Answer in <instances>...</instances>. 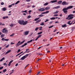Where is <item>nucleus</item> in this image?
I'll return each instance as SVG.
<instances>
[{
    "instance_id": "50",
    "label": "nucleus",
    "mask_w": 75,
    "mask_h": 75,
    "mask_svg": "<svg viewBox=\"0 0 75 75\" xmlns=\"http://www.w3.org/2000/svg\"><path fill=\"white\" fill-rule=\"evenodd\" d=\"M3 68V67H0V70H1V69H2Z\"/></svg>"
},
{
    "instance_id": "15",
    "label": "nucleus",
    "mask_w": 75,
    "mask_h": 75,
    "mask_svg": "<svg viewBox=\"0 0 75 75\" xmlns=\"http://www.w3.org/2000/svg\"><path fill=\"white\" fill-rule=\"evenodd\" d=\"M16 25V24H13V23H11V25H10V27H13V25Z\"/></svg>"
},
{
    "instance_id": "13",
    "label": "nucleus",
    "mask_w": 75,
    "mask_h": 75,
    "mask_svg": "<svg viewBox=\"0 0 75 75\" xmlns=\"http://www.w3.org/2000/svg\"><path fill=\"white\" fill-rule=\"evenodd\" d=\"M1 40H3V41H8V39H4V38H2L1 39Z\"/></svg>"
},
{
    "instance_id": "5",
    "label": "nucleus",
    "mask_w": 75,
    "mask_h": 75,
    "mask_svg": "<svg viewBox=\"0 0 75 75\" xmlns=\"http://www.w3.org/2000/svg\"><path fill=\"white\" fill-rule=\"evenodd\" d=\"M2 32L4 33H8V30L6 29V28H4L2 30Z\"/></svg>"
},
{
    "instance_id": "25",
    "label": "nucleus",
    "mask_w": 75,
    "mask_h": 75,
    "mask_svg": "<svg viewBox=\"0 0 75 75\" xmlns=\"http://www.w3.org/2000/svg\"><path fill=\"white\" fill-rule=\"evenodd\" d=\"M23 52H22L20 53H19V54H18L17 55H16V57H17V56H18V55H20V54H22V53H23Z\"/></svg>"
},
{
    "instance_id": "17",
    "label": "nucleus",
    "mask_w": 75,
    "mask_h": 75,
    "mask_svg": "<svg viewBox=\"0 0 75 75\" xmlns=\"http://www.w3.org/2000/svg\"><path fill=\"white\" fill-rule=\"evenodd\" d=\"M41 21V19H39L36 22V23H38L40 22Z\"/></svg>"
},
{
    "instance_id": "24",
    "label": "nucleus",
    "mask_w": 75,
    "mask_h": 75,
    "mask_svg": "<svg viewBox=\"0 0 75 75\" xmlns=\"http://www.w3.org/2000/svg\"><path fill=\"white\" fill-rule=\"evenodd\" d=\"M39 19H40V17L37 18L35 19L34 20L35 21H37V20H39Z\"/></svg>"
},
{
    "instance_id": "18",
    "label": "nucleus",
    "mask_w": 75,
    "mask_h": 75,
    "mask_svg": "<svg viewBox=\"0 0 75 75\" xmlns=\"http://www.w3.org/2000/svg\"><path fill=\"white\" fill-rule=\"evenodd\" d=\"M61 7L60 6H57L55 7V8L57 9H58V8H59Z\"/></svg>"
},
{
    "instance_id": "30",
    "label": "nucleus",
    "mask_w": 75,
    "mask_h": 75,
    "mask_svg": "<svg viewBox=\"0 0 75 75\" xmlns=\"http://www.w3.org/2000/svg\"><path fill=\"white\" fill-rule=\"evenodd\" d=\"M50 20H55V17H52L50 18Z\"/></svg>"
},
{
    "instance_id": "63",
    "label": "nucleus",
    "mask_w": 75,
    "mask_h": 75,
    "mask_svg": "<svg viewBox=\"0 0 75 75\" xmlns=\"http://www.w3.org/2000/svg\"><path fill=\"white\" fill-rule=\"evenodd\" d=\"M72 29L73 30H74V29H75V27H73V28H72Z\"/></svg>"
},
{
    "instance_id": "16",
    "label": "nucleus",
    "mask_w": 75,
    "mask_h": 75,
    "mask_svg": "<svg viewBox=\"0 0 75 75\" xmlns=\"http://www.w3.org/2000/svg\"><path fill=\"white\" fill-rule=\"evenodd\" d=\"M50 9V8L49 7H47L45 8V10H49Z\"/></svg>"
},
{
    "instance_id": "7",
    "label": "nucleus",
    "mask_w": 75,
    "mask_h": 75,
    "mask_svg": "<svg viewBox=\"0 0 75 75\" xmlns=\"http://www.w3.org/2000/svg\"><path fill=\"white\" fill-rule=\"evenodd\" d=\"M62 5H68L69 3H68V2H66L65 1H63L62 2Z\"/></svg>"
},
{
    "instance_id": "53",
    "label": "nucleus",
    "mask_w": 75,
    "mask_h": 75,
    "mask_svg": "<svg viewBox=\"0 0 75 75\" xmlns=\"http://www.w3.org/2000/svg\"><path fill=\"white\" fill-rule=\"evenodd\" d=\"M23 45H24V46H25V45H27V43H25Z\"/></svg>"
},
{
    "instance_id": "31",
    "label": "nucleus",
    "mask_w": 75,
    "mask_h": 75,
    "mask_svg": "<svg viewBox=\"0 0 75 75\" xmlns=\"http://www.w3.org/2000/svg\"><path fill=\"white\" fill-rule=\"evenodd\" d=\"M29 50H30L29 49H26V51H25V52L24 53H24H25V52H27V51H29Z\"/></svg>"
},
{
    "instance_id": "34",
    "label": "nucleus",
    "mask_w": 75,
    "mask_h": 75,
    "mask_svg": "<svg viewBox=\"0 0 75 75\" xmlns=\"http://www.w3.org/2000/svg\"><path fill=\"white\" fill-rule=\"evenodd\" d=\"M1 37L3 38V37H4V34H2L1 36Z\"/></svg>"
},
{
    "instance_id": "11",
    "label": "nucleus",
    "mask_w": 75,
    "mask_h": 75,
    "mask_svg": "<svg viewBox=\"0 0 75 75\" xmlns=\"http://www.w3.org/2000/svg\"><path fill=\"white\" fill-rule=\"evenodd\" d=\"M11 51V50H9L8 51H7L5 53V55H7V54H8V53L10 52Z\"/></svg>"
},
{
    "instance_id": "49",
    "label": "nucleus",
    "mask_w": 75,
    "mask_h": 75,
    "mask_svg": "<svg viewBox=\"0 0 75 75\" xmlns=\"http://www.w3.org/2000/svg\"><path fill=\"white\" fill-rule=\"evenodd\" d=\"M29 65H30V64H28L27 65H26V67H25V68H27V67H28V66Z\"/></svg>"
},
{
    "instance_id": "22",
    "label": "nucleus",
    "mask_w": 75,
    "mask_h": 75,
    "mask_svg": "<svg viewBox=\"0 0 75 75\" xmlns=\"http://www.w3.org/2000/svg\"><path fill=\"white\" fill-rule=\"evenodd\" d=\"M29 55V54H26L25 56H24V57H25V58H27V57Z\"/></svg>"
},
{
    "instance_id": "56",
    "label": "nucleus",
    "mask_w": 75,
    "mask_h": 75,
    "mask_svg": "<svg viewBox=\"0 0 75 75\" xmlns=\"http://www.w3.org/2000/svg\"><path fill=\"white\" fill-rule=\"evenodd\" d=\"M4 2H1V5H4Z\"/></svg>"
},
{
    "instance_id": "32",
    "label": "nucleus",
    "mask_w": 75,
    "mask_h": 75,
    "mask_svg": "<svg viewBox=\"0 0 75 75\" xmlns=\"http://www.w3.org/2000/svg\"><path fill=\"white\" fill-rule=\"evenodd\" d=\"M44 25V22L40 24V25Z\"/></svg>"
},
{
    "instance_id": "14",
    "label": "nucleus",
    "mask_w": 75,
    "mask_h": 75,
    "mask_svg": "<svg viewBox=\"0 0 75 75\" xmlns=\"http://www.w3.org/2000/svg\"><path fill=\"white\" fill-rule=\"evenodd\" d=\"M67 26V24H64V25H62V28H64V27H66Z\"/></svg>"
},
{
    "instance_id": "37",
    "label": "nucleus",
    "mask_w": 75,
    "mask_h": 75,
    "mask_svg": "<svg viewBox=\"0 0 75 75\" xmlns=\"http://www.w3.org/2000/svg\"><path fill=\"white\" fill-rule=\"evenodd\" d=\"M14 35V33H13L12 34L10 35V37H13V36Z\"/></svg>"
},
{
    "instance_id": "35",
    "label": "nucleus",
    "mask_w": 75,
    "mask_h": 75,
    "mask_svg": "<svg viewBox=\"0 0 75 75\" xmlns=\"http://www.w3.org/2000/svg\"><path fill=\"white\" fill-rule=\"evenodd\" d=\"M20 3V1H18L15 3V5H16V4H18V3Z\"/></svg>"
},
{
    "instance_id": "20",
    "label": "nucleus",
    "mask_w": 75,
    "mask_h": 75,
    "mask_svg": "<svg viewBox=\"0 0 75 75\" xmlns=\"http://www.w3.org/2000/svg\"><path fill=\"white\" fill-rule=\"evenodd\" d=\"M62 3V1H59L58 2V4H61Z\"/></svg>"
},
{
    "instance_id": "26",
    "label": "nucleus",
    "mask_w": 75,
    "mask_h": 75,
    "mask_svg": "<svg viewBox=\"0 0 75 75\" xmlns=\"http://www.w3.org/2000/svg\"><path fill=\"white\" fill-rule=\"evenodd\" d=\"M71 21H69L67 23V24H69V25H71Z\"/></svg>"
},
{
    "instance_id": "9",
    "label": "nucleus",
    "mask_w": 75,
    "mask_h": 75,
    "mask_svg": "<svg viewBox=\"0 0 75 75\" xmlns=\"http://www.w3.org/2000/svg\"><path fill=\"white\" fill-rule=\"evenodd\" d=\"M13 61H14L12 60L10 62L9 64H8V66H9V67H10V66L11 65V63H12V62H13Z\"/></svg>"
},
{
    "instance_id": "23",
    "label": "nucleus",
    "mask_w": 75,
    "mask_h": 75,
    "mask_svg": "<svg viewBox=\"0 0 75 75\" xmlns=\"http://www.w3.org/2000/svg\"><path fill=\"white\" fill-rule=\"evenodd\" d=\"M27 10H26L25 11H22V13H27Z\"/></svg>"
},
{
    "instance_id": "45",
    "label": "nucleus",
    "mask_w": 75,
    "mask_h": 75,
    "mask_svg": "<svg viewBox=\"0 0 75 75\" xmlns=\"http://www.w3.org/2000/svg\"><path fill=\"white\" fill-rule=\"evenodd\" d=\"M6 71H7V70H6V69H5L3 70V72H5Z\"/></svg>"
},
{
    "instance_id": "55",
    "label": "nucleus",
    "mask_w": 75,
    "mask_h": 75,
    "mask_svg": "<svg viewBox=\"0 0 75 75\" xmlns=\"http://www.w3.org/2000/svg\"><path fill=\"white\" fill-rule=\"evenodd\" d=\"M45 14V12H42L41 13V14Z\"/></svg>"
},
{
    "instance_id": "10",
    "label": "nucleus",
    "mask_w": 75,
    "mask_h": 75,
    "mask_svg": "<svg viewBox=\"0 0 75 75\" xmlns=\"http://www.w3.org/2000/svg\"><path fill=\"white\" fill-rule=\"evenodd\" d=\"M56 2H57V0L51 1L50 2V3H56Z\"/></svg>"
},
{
    "instance_id": "1",
    "label": "nucleus",
    "mask_w": 75,
    "mask_h": 75,
    "mask_svg": "<svg viewBox=\"0 0 75 75\" xmlns=\"http://www.w3.org/2000/svg\"><path fill=\"white\" fill-rule=\"evenodd\" d=\"M72 8H73V6H70L68 7L67 8H64L63 9L62 11L64 13H65V14H67V13H68V11L67 10H68V9Z\"/></svg>"
},
{
    "instance_id": "51",
    "label": "nucleus",
    "mask_w": 75,
    "mask_h": 75,
    "mask_svg": "<svg viewBox=\"0 0 75 75\" xmlns=\"http://www.w3.org/2000/svg\"><path fill=\"white\" fill-rule=\"evenodd\" d=\"M41 37V35H38V38H40V37Z\"/></svg>"
},
{
    "instance_id": "52",
    "label": "nucleus",
    "mask_w": 75,
    "mask_h": 75,
    "mask_svg": "<svg viewBox=\"0 0 75 75\" xmlns=\"http://www.w3.org/2000/svg\"><path fill=\"white\" fill-rule=\"evenodd\" d=\"M58 14H54V16H56V17H57V16H58Z\"/></svg>"
},
{
    "instance_id": "59",
    "label": "nucleus",
    "mask_w": 75,
    "mask_h": 75,
    "mask_svg": "<svg viewBox=\"0 0 75 75\" xmlns=\"http://www.w3.org/2000/svg\"><path fill=\"white\" fill-rule=\"evenodd\" d=\"M3 18L4 19H6V16H4V17H3Z\"/></svg>"
},
{
    "instance_id": "21",
    "label": "nucleus",
    "mask_w": 75,
    "mask_h": 75,
    "mask_svg": "<svg viewBox=\"0 0 75 75\" xmlns=\"http://www.w3.org/2000/svg\"><path fill=\"white\" fill-rule=\"evenodd\" d=\"M59 12V11H57L55 12H54L53 13V14H57V13H58Z\"/></svg>"
},
{
    "instance_id": "29",
    "label": "nucleus",
    "mask_w": 75,
    "mask_h": 75,
    "mask_svg": "<svg viewBox=\"0 0 75 75\" xmlns=\"http://www.w3.org/2000/svg\"><path fill=\"white\" fill-rule=\"evenodd\" d=\"M39 17H43L44 16V15H42V14L40 15L39 16Z\"/></svg>"
},
{
    "instance_id": "2",
    "label": "nucleus",
    "mask_w": 75,
    "mask_h": 75,
    "mask_svg": "<svg viewBox=\"0 0 75 75\" xmlns=\"http://www.w3.org/2000/svg\"><path fill=\"white\" fill-rule=\"evenodd\" d=\"M18 23L21 25H22V24L23 25H25L28 23V21H25L24 22V21L23 20H19L18 21Z\"/></svg>"
},
{
    "instance_id": "60",
    "label": "nucleus",
    "mask_w": 75,
    "mask_h": 75,
    "mask_svg": "<svg viewBox=\"0 0 75 75\" xmlns=\"http://www.w3.org/2000/svg\"><path fill=\"white\" fill-rule=\"evenodd\" d=\"M30 0H26V1L27 2H29V1H30Z\"/></svg>"
},
{
    "instance_id": "58",
    "label": "nucleus",
    "mask_w": 75,
    "mask_h": 75,
    "mask_svg": "<svg viewBox=\"0 0 75 75\" xmlns=\"http://www.w3.org/2000/svg\"><path fill=\"white\" fill-rule=\"evenodd\" d=\"M32 7L33 8H34V7H35V5H33L32 6Z\"/></svg>"
},
{
    "instance_id": "47",
    "label": "nucleus",
    "mask_w": 75,
    "mask_h": 75,
    "mask_svg": "<svg viewBox=\"0 0 75 75\" xmlns=\"http://www.w3.org/2000/svg\"><path fill=\"white\" fill-rule=\"evenodd\" d=\"M10 45H7L6 46V48H8V47H9V46Z\"/></svg>"
},
{
    "instance_id": "54",
    "label": "nucleus",
    "mask_w": 75,
    "mask_h": 75,
    "mask_svg": "<svg viewBox=\"0 0 75 75\" xmlns=\"http://www.w3.org/2000/svg\"><path fill=\"white\" fill-rule=\"evenodd\" d=\"M49 21V19H46V20L45 21V22H46L47 21Z\"/></svg>"
},
{
    "instance_id": "61",
    "label": "nucleus",
    "mask_w": 75,
    "mask_h": 75,
    "mask_svg": "<svg viewBox=\"0 0 75 75\" xmlns=\"http://www.w3.org/2000/svg\"><path fill=\"white\" fill-rule=\"evenodd\" d=\"M18 65V64L17 63V64L15 65V67H17V65Z\"/></svg>"
},
{
    "instance_id": "28",
    "label": "nucleus",
    "mask_w": 75,
    "mask_h": 75,
    "mask_svg": "<svg viewBox=\"0 0 75 75\" xmlns=\"http://www.w3.org/2000/svg\"><path fill=\"white\" fill-rule=\"evenodd\" d=\"M33 40H30L29 41H28L27 42V43H30V42H31L32 41H33Z\"/></svg>"
},
{
    "instance_id": "6",
    "label": "nucleus",
    "mask_w": 75,
    "mask_h": 75,
    "mask_svg": "<svg viewBox=\"0 0 75 75\" xmlns=\"http://www.w3.org/2000/svg\"><path fill=\"white\" fill-rule=\"evenodd\" d=\"M45 8H42L38 9V11H45Z\"/></svg>"
},
{
    "instance_id": "36",
    "label": "nucleus",
    "mask_w": 75,
    "mask_h": 75,
    "mask_svg": "<svg viewBox=\"0 0 75 75\" xmlns=\"http://www.w3.org/2000/svg\"><path fill=\"white\" fill-rule=\"evenodd\" d=\"M3 11H6V8L5 7L3 8Z\"/></svg>"
},
{
    "instance_id": "27",
    "label": "nucleus",
    "mask_w": 75,
    "mask_h": 75,
    "mask_svg": "<svg viewBox=\"0 0 75 75\" xmlns=\"http://www.w3.org/2000/svg\"><path fill=\"white\" fill-rule=\"evenodd\" d=\"M14 69L12 70V71H12V72H11V73L9 75H11V74H13V72H14Z\"/></svg>"
},
{
    "instance_id": "38",
    "label": "nucleus",
    "mask_w": 75,
    "mask_h": 75,
    "mask_svg": "<svg viewBox=\"0 0 75 75\" xmlns=\"http://www.w3.org/2000/svg\"><path fill=\"white\" fill-rule=\"evenodd\" d=\"M42 33V32H40L39 33H38V35H40V34H41Z\"/></svg>"
},
{
    "instance_id": "4",
    "label": "nucleus",
    "mask_w": 75,
    "mask_h": 75,
    "mask_svg": "<svg viewBox=\"0 0 75 75\" xmlns=\"http://www.w3.org/2000/svg\"><path fill=\"white\" fill-rule=\"evenodd\" d=\"M25 40H23L22 42H20V41H19L18 43L16 44V47H18L19 45H21V44H23L24 42H25Z\"/></svg>"
},
{
    "instance_id": "41",
    "label": "nucleus",
    "mask_w": 75,
    "mask_h": 75,
    "mask_svg": "<svg viewBox=\"0 0 75 75\" xmlns=\"http://www.w3.org/2000/svg\"><path fill=\"white\" fill-rule=\"evenodd\" d=\"M11 7H12V5H11L8 6V7H9V8H10Z\"/></svg>"
},
{
    "instance_id": "3",
    "label": "nucleus",
    "mask_w": 75,
    "mask_h": 75,
    "mask_svg": "<svg viewBox=\"0 0 75 75\" xmlns=\"http://www.w3.org/2000/svg\"><path fill=\"white\" fill-rule=\"evenodd\" d=\"M74 15L73 14H70L66 18V20H69L72 19L74 18V17L72 16H74Z\"/></svg>"
},
{
    "instance_id": "64",
    "label": "nucleus",
    "mask_w": 75,
    "mask_h": 75,
    "mask_svg": "<svg viewBox=\"0 0 75 75\" xmlns=\"http://www.w3.org/2000/svg\"><path fill=\"white\" fill-rule=\"evenodd\" d=\"M24 46H25L24 45H23L21 46V47H24Z\"/></svg>"
},
{
    "instance_id": "57",
    "label": "nucleus",
    "mask_w": 75,
    "mask_h": 75,
    "mask_svg": "<svg viewBox=\"0 0 75 75\" xmlns=\"http://www.w3.org/2000/svg\"><path fill=\"white\" fill-rule=\"evenodd\" d=\"M40 74V71H38V72L37 75H39Z\"/></svg>"
},
{
    "instance_id": "40",
    "label": "nucleus",
    "mask_w": 75,
    "mask_h": 75,
    "mask_svg": "<svg viewBox=\"0 0 75 75\" xmlns=\"http://www.w3.org/2000/svg\"><path fill=\"white\" fill-rule=\"evenodd\" d=\"M43 41L44 42H45V41H47V40L46 39H43Z\"/></svg>"
},
{
    "instance_id": "12",
    "label": "nucleus",
    "mask_w": 75,
    "mask_h": 75,
    "mask_svg": "<svg viewBox=\"0 0 75 75\" xmlns=\"http://www.w3.org/2000/svg\"><path fill=\"white\" fill-rule=\"evenodd\" d=\"M25 56H23V57H22L21 58V60H24V59H25Z\"/></svg>"
},
{
    "instance_id": "44",
    "label": "nucleus",
    "mask_w": 75,
    "mask_h": 75,
    "mask_svg": "<svg viewBox=\"0 0 75 75\" xmlns=\"http://www.w3.org/2000/svg\"><path fill=\"white\" fill-rule=\"evenodd\" d=\"M39 28H36L35 29V31H37L38 30V29Z\"/></svg>"
},
{
    "instance_id": "8",
    "label": "nucleus",
    "mask_w": 75,
    "mask_h": 75,
    "mask_svg": "<svg viewBox=\"0 0 75 75\" xmlns=\"http://www.w3.org/2000/svg\"><path fill=\"white\" fill-rule=\"evenodd\" d=\"M29 33V31H25V32H24L23 34L24 35H28Z\"/></svg>"
},
{
    "instance_id": "46",
    "label": "nucleus",
    "mask_w": 75,
    "mask_h": 75,
    "mask_svg": "<svg viewBox=\"0 0 75 75\" xmlns=\"http://www.w3.org/2000/svg\"><path fill=\"white\" fill-rule=\"evenodd\" d=\"M20 51H21V50H20V49H18V51L17 52V53H18L19 52H20Z\"/></svg>"
},
{
    "instance_id": "48",
    "label": "nucleus",
    "mask_w": 75,
    "mask_h": 75,
    "mask_svg": "<svg viewBox=\"0 0 75 75\" xmlns=\"http://www.w3.org/2000/svg\"><path fill=\"white\" fill-rule=\"evenodd\" d=\"M54 27V25H52V26H51L50 27H49V28H52V27Z\"/></svg>"
},
{
    "instance_id": "42",
    "label": "nucleus",
    "mask_w": 75,
    "mask_h": 75,
    "mask_svg": "<svg viewBox=\"0 0 75 75\" xmlns=\"http://www.w3.org/2000/svg\"><path fill=\"white\" fill-rule=\"evenodd\" d=\"M49 12V11H47L45 12V14H47V13H48Z\"/></svg>"
},
{
    "instance_id": "33",
    "label": "nucleus",
    "mask_w": 75,
    "mask_h": 75,
    "mask_svg": "<svg viewBox=\"0 0 75 75\" xmlns=\"http://www.w3.org/2000/svg\"><path fill=\"white\" fill-rule=\"evenodd\" d=\"M48 3H46L45 4H44V6H47V5H48Z\"/></svg>"
},
{
    "instance_id": "39",
    "label": "nucleus",
    "mask_w": 75,
    "mask_h": 75,
    "mask_svg": "<svg viewBox=\"0 0 75 75\" xmlns=\"http://www.w3.org/2000/svg\"><path fill=\"white\" fill-rule=\"evenodd\" d=\"M31 6V5H29L27 6V8H30V7Z\"/></svg>"
},
{
    "instance_id": "62",
    "label": "nucleus",
    "mask_w": 75,
    "mask_h": 75,
    "mask_svg": "<svg viewBox=\"0 0 75 75\" xmlns=\"http://www.w3.org/2000/svg\"><path fill=\"white\" fill-rule=\"evenodd\" d=\"M4 65H7V64H6V63H4L3 64Z\"/></svg>"
},
{
    "instance_id": "19",
    "label": "nucleus",
    "mask_w": 75,
    "mask_h": 75,
    "mask_svg": "<svg viewBox=\"0 0 75 75\" xmlns=\"http://www.w3.org/2000/svg\"><path fill=\"white\" fill-rule=\"evenodd\" d=\"M5 59V57H3L2 59H1V60H0V62H2V61H3V60H4V59Z\"/></svg>"
},
{
    "instance_id": "43",
    "label": "nucleus",
    "mask_w": 75,
    "mask_h": 75,
    "mask_svg": "<svg viewBox=\"0 0 75 75\" xmlns=\"http://www.w3.org/2000/svg\"><path fill=\"white\" fill-rule=\"evenodd\" d=\"M28 18H31V16H29L27 17Z\"/></svg>"
}]
</instances>
